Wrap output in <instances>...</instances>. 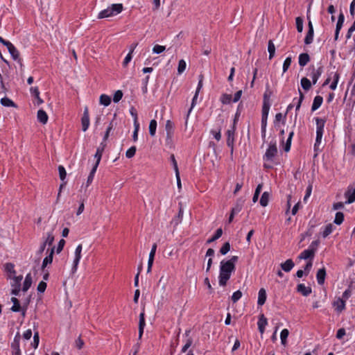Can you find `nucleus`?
I'll use <instances>...</instances> for the list:
<instances>
[{
	"label": "nucleus",
	"instance_id": "obj_31",
	"mask_svg": "<svg viewBox=\"0 0 355 355\" xmlns=\"http://www.w3.org/2000/svg\"><path fill=\"white\" fill-rule=\"evenodd\" d=\"M30 91H31V93L33 95H34V96L37 99V104L38 105H40L42 103H43V100L40 97V92H39L38 87H31Z\"/></svg>",
	"mask_w": 355,
	"mask_h": 355
},
{
	"label": "nucleus",
	"instance_id": "obj_55",
	"mask_svg": "<svg viewBox=\"0 0 355 355\" xmlns=\"http://www.w3.org/2000/svg\"><path fill=\"white\" fill-rule=\"evenodd\" d=\"M59 175L61 180H64L67 176L65 168L62 166H58Z\"/></svg>",
	"mask_w": 355,
	"mask_h": 355
},
{
	"label": "nucleus",
	"instance_id": "obj_27",
	"mask_svg": "<svg viewBox=\"0 0 355 355\" xmlns=\"http://www.w3.org/2000/svg\"><path fill=\"white\" fill-rule=\"evenodd\" d=\"M8 278L12 279L13 282L11 284L12 287L19 286L21 287V282L23 279L22 275H19L17 277H12V275H8Z\"/></svg>",
	"mask_w": 355,
	"mask_h": 355
},
{
	"label": "nucleus",
	"instance_id": "obj_10",
	"mask_svg": "<svg viewBox=\"0 0 355 355\" xmlns=\"http://www.w3.org/2000/svg\"><path fill=\"white\" fill-rule=\"evenodd\" d=\"M12 355H21L19 349V335L17 334L12 344Z\"/></svg>",
	"mask_w": 355,
	"mask_h": 355
},
{
	"label": "nucleus",
	"instance_id": "obj_24",
	"mask_svg": "<svg viewBox=\"0 0 355 355\" xmlns=\"http://www.w3.org/2000/svg\"><path fill=\"white\" fill-rule=\"evenodd\" d=\"M37 117L38 121L42 124H46L49 119L47 114L43 110H38Z\"/></svg>",
	"mask_w": 355,
	"mask_h": 355
},
{
	"label": "nucleus",
	"instance_id": "obj_37",
	"mask_svg": "<svg viewBox=\"0 0 355 355\" xmlns=\"http://www.w3.org/2000/svg\"><path fill=\"white\" fill-rule=\"evenodd\" d=\"M268 51L269 52V59L271 60L275 53V46L272 40H269L268 42Z\"/></svg>",
	"mask_w": 355,
	"mask_h": 355
},
{
	"label": "nucleus",
	"instance_id": "obj_28",
	"mask_svg": "<svg viewBox=\"0 0 355 355\" xmlns=\"http://www.w3.org/2000/svg\"><path fill=\"white\" fill-rule=\"evenodd\" d=\"M8 278L12 279L13 282L11 284L12 287L19 286L21 287V282L23 279L22 275H19L17 277H12V275H8Z\"/></svg>",
	"mask_w": 355,
	"mask_h": 355
},
{
	"label": "nucleus",
	"instance_id": "obj_56",
	"mask_svg": "<svg viewBox=\"0 0 355 355\" xmlns=\"http://www.w3.org/2000/svg\"><path fill=\"white\" fill-rule=\"evenodd\" d=\"M123 97V92L121 90H117L113 97V101L114 103H118Z\"/></svg>",
	"mask_w": 355,
	"mask_h": 355
},
{
	"label": "nucleus",
	"instance_id": "obj_23",
	"mask_svg": "<svg viewBox=\"0 0 355 355\" xmlns=\"http://www.w3.org/2000/svg\"><path fill=\"white\" fill-rule=\"evenodd\" d=\"M54 250L55 247L51 248L49 254L44 259L42 266V269H44L48 264L52 263Z\"/></svg>",
	"mask_w": 355,
	"mask_h": 355
},
{
	"label": "nucleus",
	"instance_id": "obj_44",
	"mask_svg": "<svg viewBox=\"0 0 355 355\" xmlns=\"http://www.w3.org/2000/svg\"><path fill=\"white\" fill-rule=\"evenodd\" d=\"M1 103L5 107H15L14 102L7 97L1 99Z\"/></svg>",
	"mask_w": 355,
	"mask_h": 355
},
{
	"label": "nucleus",
	"instance_id": "obj_20",
	"mask_svg": "<svg viewBox=\"0 0 355 355\" xmlns=\"http://www.w3.org/2000/svg\"><path fill=\"white\" fill-rule=\"evenodd\" d=\"M145 319H144V311L141 312L139 315V338L140 339L144 333V329L145 327Z\"/></svg>",
	"mask_w": 355,
	"mask_h": 355
},
{
	"label": "nucleus",
	"instance_id": "obj_11",
	"mask_svg": "<svg viewBox=\"0 0 355 355\" xmlns=\"http://www.w3.org/2000/svg\"><path fill=\"white\" fill-rule=\"evenodd\" d=\"M309 31L306 34V36L304 39V42L306 44H309L312 43L313 40V27L311 21H309Z\"/></svg>",
	"mask_w": 355,
	"mask_h": 355
},
{
	"label": "nucleus",
	"instance_id": "obj_62",
	"mask_svg": "<svg viewBox=\"0 0 355 355\" xmlns=\"http://www.w3.org/2000/svg\"><path fill=\"white\" fill-rule=\"evenodd\" d=\"M46 283L43 281L40 282L37 286L38 292L44 293V291L46 290Z\"/></svg>",
	"mask_w": 355,
	"mask_h": 355
},
{
	"label": "nucleus",
	"instance_id": "obj_5",
	"mask_svg": "<svg viewBox=\"0 0 355 355\" xmlns=\"http://www.w3.org/2000/svg\"><path fill=\"white\" fill-rule=\"evenodd\" d=\"M236 119H234V125L232 126V129L228 130L227 131V144L229 147L231 148V154L233 153V150H234V132H235L234 124L236 123Z\"/></svg>",
	"mask_w": 355,
	"mask_h": 355
},
{
	"label": "nucleus",
	"instance_id": "obj_45",
	"mask_svg": "<svg viewBox=\"0 0 355 355\" xmlns=\"http://www.w3.org/2000/svg\"><path fill=\"white\" fill-rule=\"evenodd\" d=\"M98 167H96V166H94L88 178H87V187H88L93 181V179H94V174L96 171V169H97Z\"/></svg>",
	"mask_w": 355,
	"mask_h": 355
},
{
	"label": "nucleus",
	"instance_id": "obj_17",
	"mask_svg": "<svg viewBox=\"0 0 355 355\" xmlns=\"http://www.w3.org/2000/svg\"><path fill=\"white\" fill-rule=\"evenodd\" d=\"M326 277V270L324 268H320L317 272L316 278L318 283L320 285H322L324 283Z\"/></svg>",
	"mask_w": 355,
	"mask_h": 355
},
{
	"label": "nucleus",
	"instance_id": "obj_21",
	"mask_svg": "<svg viewBox=\"0 0 355 355\" xmlns=\"http://www.w3.org/2000/svg\"><path fill=\"white\" fill-rule=\"evenodd\" d=\"M315 256V253L313 250H310L309 248L304 250L298 257L300 259H313Z\"/></svg>",
	"mask_w": 355,
	"mask_h": 355
},
{
	"label": "nucleus",
	"instance_id": "obj_61",
	"mask_svg": "<svg viewBox=\"0 0 355 355\" xmlns=\"http://www.w3.org/2000/svg\"><path fill=\"white\" fill-rule=\"evenodd\" d=\"M130 112L134 118V125L139 124L138 122L137 114L135 109L134 107H131V109L130 110Z\"/></svg>",
	"mask_w": 355,
	"mask_h": 355
},
{
	"label": "nucleus",
	"instance_id": "obj_19",
	"mask_svg": "<svg viewBox=\"0 0 355 355\" xmlns=\"http://www.w3.org/2000/svg\"><path fill=\"white\" fill-rule=\"evenodd\" d=\"M294 266L295 264L291 259H287L285 262L280 264L282 269L286 272H290Z\"/></svg>",
	"mask_w": 355,
	"mask_h": 355
},
{
	"label": "nucleus",
	"instance_id": "obj_14",
	"mask_svg": "<svg viewBox=\"0 0 355 355\" xmlns=\"http://www.w3.org/2000/svg\"><path fill=\"white\" fill-rule=\"evenodd\" d=\"M267 298L266 291L265 288H261L259 291L257 304L259 306H262L265 304Z\"/></svg>",
	"mask_w": 355,
	"mask_h": 355
},
{
	"label": "nucleus",
	"instance_id": "obj_63",
	"mask_svg": "<svg viewBox=\"0 0 355 355\" xmlns=\"http://www.w3.org/2000/svg\"><path fill=\"white\" fill-rule=\"evenodd\" d=\"M319 244H320V241H319V240L314 241H313V242L311 243V245H310V246H309V249H310V250H313V251L314 252V253H315V251H316V250H317V248H318V247Z\"/></svg>",
	"mask_w": 355,
	"mask_h": 355
},
{
	"label": "nucleus",
	"instance_id": "obj_42",
	"mask_svg": "<svg viewBox=\"0 0 355 355\" xmlns=\"http://www.w3.org/2000/svg\"><path fill=\"white\" fill-rule=\"evenodd\" d=\"M333 230L334 225L331 223L328 224L327 225L325 226V228L322 233V236L324 238L327 237L333 232Z\"/></svg>",
	"mask_w": 355,
	"mask_h": 355
},
{
	"label": "nucleus",
	"instance_id": "obj_53",
	"mask_svg": "<svg viewBox=\"0 0 355 355\" xmlns=\"http://www.w3.org/2000/svg\"><path fill=\"white\" fill-rule=\"evenodd\" d=\"M232 96L230 94H224L220 98V101L223 104H229L231 101Z\"/></svg>",
	"mask_w": 355,
	"mask_h": 355
},
{
	"label": "nucleus",
	"instance_id": "obj_3",
	"mask_svg": "<svg viewBox=\"0 0 355 355\" xmlns=\"http://www.w3.org/2000/svg\"><path fill=\"white\" fill-rule=\"evenodd\" d=\"M325 121L323 119H316V125H317V130H316V139H315V146H316L318 144H319L321 141L322 134H323V129L324 126Z\"/></svg>",
	"mask_w": 355,
	"mask_h": 355
},
{
	"label": "nucleus",
	"instance_id": "obj_15",
	"mask_svg": "<svg viewBox=\"0 0 355 355\" xmlns=\"http://www.w3.org/2000/svg\"><path fill=\"white\" fill-rule=\"evenodd\" d=\"M312 72L311 74V77L312 78V81L313 84H315L318 81V79L320 76L322 69V67H318L315 69L314 67H312Z\"/></svg>",
	"mask_w": 355,
	"mask_h": 355
},
{
	"label": "nucleus",
	"instance_id": "obj_8",
	"mask_svg": "<svg viewBox=\"0 0 355 355\" xmlns=\"http://www.w3.org/2000/svg\"><path fill=\"white\" fill-rule=\"evenodd\" d=\"M277 153V148L275 144H270L269 148L267 149L265 158L267 160H272V158L276 155Z\"/></svg>",
	"mask_w": 355,
	"mask_h": 355
},
{
	"label": "nucleus",
	"instance_id": "obj_12",
	"mask_svg": "<svg viewBox=\"0 0 355 355\" xmlns=\"http://www.w3.org/2000/svg\"><path fill=\"white\" fill-rule=\"evenodd\" d=\"M258 327L260 333L262 334L265 331V327L268 324L267 318L264 316L263 314H261L259 315V321H258Z\"/></svg>",
	"mask_w": 355,
	"mask_h": 355
},
{
	"label": "nucleus",
	"instance_id": "obj_26",
	"mask_svg": "<svg viewBox=\"0 0 355 355\" xmlns=\"http://www.w3.org/2000/svg\"><path fill=\"white\" fill-rule=\"evenodd\" d=\"M31 284H32V277H31V275L30 273H28L25 277V280L23 284L22 291L24 292H26L28 290V288L31 287Z\"/></svg>",
	"mask_w": 355,
	"mask_h": 355
},
{
	"label": "nucleus",
	"instance_id": "obj_47",
	"mask_svg": "<svg viewBox=\"0 0 355 355\" xmlns=\"http://www.w3.org/2000/svg\"><path fill=\"white\" fill-rule=\"evenodd\" d=\"M54 241V236L51 232L47 234L46 237L44 240V243H45L48 245H51Z\"/></svg>",
	"mask_w": 355,
	"mask_h": 355
},
{
	"label": "nucleus",
	"instance_id": "obj_46",
	"mask_svg": "<svg viewBox=\"0 0 355 355\" xmlns=\"http://www.w3.org/2000/svg\"><path fill=\"white\" fill-rule=\"evenodd\" d=\"M343 220H344V214L342 212H340V211L337 212L336 214V216H335V219H334V223L336 225H340L343 222Z\"/></svg>",
	"mask_w": 355,
	"mask_h": 355
},
{
	"label": "nucleus",
	"instance_id": "obj_18",
	"mask_svg": "<svg viewBox=\"0 0 355 355\" xmlns=\"http://www.w3.org/2000/svg\"><path fill=\"white\" fill-rule=\"evenodd\" d=\"M344 22V15L343 13H340L338 17V19L336 24V28L335 32V40H337L338 38L339 32L343 26Z\"/></svg>",
	"mask_w": 355,
	"mask_h": 355
},
{
	"label": "nucleus",
	"instance_id": "obj_35",
	"mask_svg": "<svg viewBox=\"0 0 355 355\" xmlns=\"http://www.w3.org/2000/svg\"><path fill=\"white\" fill-rule=\"evenodd\" d=\"M99 102L104 106H108L111 103V98L106 94H102L100 96Z\"/></svg>",
	"mask_w": 355,
	"mask_h": 355
},
{
	"label": "nucleus",
	"instance_id": "obj_30",
	"mask_svg": "<svg viewBox=\"0 0 355 355\" xmlns=\"http://www.w3.org/2000/svg\"><path fill=\"white\" fill-rule=\"evenodd\" d=\"M5 271L8 273V275H16V270H15V265L12 263H6L3 266Z\"/></svg>",
	"mask_w": 355,
	"mask_h": 355
},
{
	"label": "nucleus",
	"instance_id": "obj_22",
	"mask_svg": "<svg viewBox=\"0 0 355 355\" xmlns=\"http://www.w3.org/2000/svg\"><path fill=\"white\" fill-rule=\"evenodd\" d=\"M104 148H105V145L101 144V146L97 148L96 153L94 155V158L96 159L94 166H96V167H98V166L101 162L102 155L104 151Z\"/></svg>",
	"mask_w": 355,
	"mask_h": 355
},
{
	"label": "nucleus",
	"instance_id": "obj_51",
	"mask_svg": "<svg viewBox=\"0 0 355 355\" xmlns=\"http://www.w3.org/2000/svg\"><path fill=\"white\" fill-rule=\"evenodd\" d=\"M230 250V244L229 242L225 243L221 248L220 249V252L225 255Z\"/></svg>",
	"mask_w": 355,
	"mask_h": 355
},
{
	"label": "nucleus",
	"instance_id": "obj_60",
	"mask_svg": "<svg viewBox=\"0 0 355 355\" xmlns=\"http://www.w3.org/2000/svg\"><path fill=\"white\" fill-rule=\"evenodd\" d=\"M334 80L333 83L330 85V88L332 90L336 89V88L337 87L338 81V79H339V74L338 73H336L334 74Z\"/></svg>",
	"mask_w": 355,
	"mask_h": 355
},
{
	"label": "nucleus",
	"instance_id": "obj_57",
	"mask_svg": "<svg viewBox=\"0 0 355 355\" xmlns=\"http://www.w3.org/2000/svg\"><path fill=\"white\" fill-rule=\"evenodd\" d=\"M135 153H136V147L135 146H132L131 148H130L125 153V156L126 157L128 158H132V157L135 156Z\"/></svg>",
	"mask_w": 355,
	"mask_h": 355
},
{
	"label": "nucleus",
	"instance_id": "obj_34",
	"mask_svg": "<svg viewBox=\"0 0 355 355\" xmlns=\"http://www.w3.org/2000/svg\"><path fill=\"white\" fill-rule=\"evenodd\" d=\"M309 60L310 58L307 53H302L299 56V64L304 67L309 62Z\"/></svg>",
	"mask_w": 355,
	"mask_h": 355
},
{
	"label": "nucleus",
	"instance_id": "obj_43",
	"mask_svg": "<svg viewBox=\"0 0 355 355\" xmlns=\"http://www.w3.org/2000/svg\"><path fill=\"white\" fill-rule=\"evenodd\" d=\"M301 85L304 90H309L311 87V81L306 78H302L301 79Z\"/></svg>",
	"mask_w": 355,
	"mask_h": 355
},
{
	"label": "nucleus",
	"instance_id": "obj_4",
	"mask_svg": "<svg viewBox=\"0 0 355 355\" xmlns=\"http://www.w3.org/2000/svg\"><path fill=\"white\" fill-rule=\"evenodd\" d=\"M83 249L82 244H79L75 250V258L73 262L72 272H76L78 268V263L81 259V252Z\"/></svg>",
	"mask_w": 355,
	"mask_h": 355
},
{
	"label": "nucleus",
	"instance_id": "obj_25",
	"mask_svg": "<svg viewBox=\"0 0 355 355\" xmlns=\"http://www.w3.org/2000/svg\"><path fill=\"white\" fill-rule=\"evenodd\" d=\"M189 334H190V331L189 330L186 331L185 336L187 337H188V338L187 340V342H186L185 345L182 348L181 351H182V353L186 352L188 350V349L192 345L193 339L189 337Z\"/></svg>",
	"mask_w": 355,
	"mask_h": 355
},
{
	"label": "nucleus",
	"instance_id": "obj_64",
	"mask_svg": "<svg viewBox=\"0 0 355 355\" xmlns=\"http://www.w3.org/2000/svg\"><path fill=\"white\" fill-rule=\"evenodd\" d=\"M134 127H135V130L133 132L132 138H133L134 141H136L138 138V132L139 130V124L134 125Z\"/></svg>",
	"mask_w": 355,
	"mask_h": 355
},
{
	"label": "nucleus",
	"instance_id": "obj_49",
	"mask_svg": "<svg viewBox=\"0 0 355 355\" xmlns=\"http://www.w3.org/2000/svg\"><path fill=\"white\" fill-rule=\"evenodd\" d=\"M174 124L171 120H167L165 125L166 133H173Z\"/></svg>",
	"mask_w": 355,
	"mask_h": 355
},
{
	"label": "nucleus",
	"instance_id": "obj_40",
	"mask_svg": "<svg viewBox=\"0 0 355 355\" xmlns=\"http://www.w3.org/2000/svg\"><path fill=\"white\" fill-rule=\"evenodd\" d=\"M223 234V230L221 228H218L215 234L209 239L207 241V243H210L211 242L215 241L216 240L218 239Z\"/></svg>",
	"mask_w": 355,
	"mask_h": 355
},
{
	"label": "nucleus",
	"instance_id": "obj_29",
	"mask_svg": "<svg viewBox=\"0 0 355 355\" xmlns=\"http://www.w3.org/2000/svg\"><path fill=\"white\" fill-rule=\"evenodd\" d=\"M322 101H323V98H322V96H316L314 98L313 103V105H312V107H311V110L313 111H315L317 109H318L320 107V105H322Z\"/></svg>",
	"mask_w": 355,
	"mask_h": 355
},
{
	"label": "nucleus",
	"instance_id": "obj_32",
	"mask_svg": "<svg viewBox=\"0 0 355 355\" xmlns=\"http://www.w3.org/2000/svg\"><path fill=\"white\" fill-rule=\"evenodd\" d=\"M288 335L289 331L287 329H284L280 333L281 343L284 347L287 345V338Z\"/></svg>",
	"mask_w": 355,
	"mask_h": 355
},
{
	"label": "nucleus",
	"instance_id": "obj_48",
	"mask_svg": "<svg viewBox=\"0 0 355 355\" xmlns=\"http://www.w3.org/2000/svg\"><path fill=\"white\" fill-rule=\"evenodd\" d=\"M187 67V64L184 60H180L178 62V73L179 74L182 73Z\"/></svg>",
	"mask_w": 355,
	"mask_h": 355
},
{
	"label": "nucleus",
	"instance_id": "obj_41",
	"mask_svg": "<svg viewBox=\"0 0 355 355\" xmlns=\"http://www.w3.org/2000/svg\"><path fill=\"white\" fill-rule=\"evenodd\" d=\"M270 95L265 93L263 94V102L262 109L270 110Z\"/></svg>",
	"mask_w": 355,
	"mask_h": 355
},
{
	"label": "nucleus",
	"instance_id": "obj_7",
	"mask_svg": "<svg viewBox=\"0 0 355 355\" xmlns=\"http://www.w3.org/2000/svg\"><path fill=\"white\" fill-rule=\"evenodd\" d=\"M82 130L83 132L87 131L89 125V115L88 107H85L81 119Z\"/></svg>",
	"mask_w": 355,
	"mask_h": 355
},
{
	"label": "nucleus",
	"instance_id": "obj_58",
	"mask_svg": "<svg viewBox=\"0 0 355 355\" xmlns=\"http://www.w3.org/2000/svg\"><path fill=\"white\" fill-rule=\"evenodd\" d=\"M242 297V292L241 291H237L234 292L232 296V300L234 303L236 302L239 300Z\"/></svg>",
	"mask_w": 355,
	"mask_h": 355
},
{
	"label": "nucleus",
	"instance_id": "obj_2",
	"mask_svg": "<svg viewBox=\"0 0 355 355\" xmlns=\"http://www.w3.org/2000/svg\"><path fill=\"white\" fill-rule=\"evenodd\" d=\"M123 10L121 3L112 4L110 7L101 11L98 15V19H103L120 13Z\"/></svg>",
	"mask_w": 355,
	"mask_h": 355
},
{
	"label": "nucleus",
	"instance_id": "obj_52",
	"mask_svg": "<svg viewBox=\"0 0 355 355\" xmlns=\"http://www.w3.org/2000/svg\"><path fill=\"white\" fill-rule=\"evenodd\" d=\"M166 49V47L164 46L156 44L153 48V52L156 54H159L162 52H164Z\"/></svg>",
	"mask_w": 355,
	"mask_h": 355
},
{
	"label": "nucleus",
	"instance_id": "obj_16",
	"mask_svg": "<svg viewBox=\"0 0 355 355\" xmlns=\"http://www.w3.org/2000/svg\"><path fill=\"white\" fill-rule=\"evenodd\" d=\"M333 305L335 307V309L338 313H340L345 308V301L343 299L338 298L335 302H334Z\"/></svg>",
	"mask_w": 355,
	"mask_h": 355
},
{
	"label": "nucleus",
	"instance_id": "obj_13",
	"mask_svg": "<svg viewBox=\"0 0 355 355\" xmlns=\"http://www.w3.org/2000/svg\"><path fill=\"white\" fill-rule=\"evenodd\" d=\"M297 292L300 293L304 296H307L311 293L312 289L309 286H306L303 284H300L297 286Z\"/></svg>",
	"mask_w": 355,
	"mask_h": 355
},
{
	"label": "nucleus",
	"instance_id": "obj_33",
	"mask_svg": "<svg viewBox=\"0 0 355 355\" xmlns=\"http://www.w3.org/2000/svg\"><path fill=\"white\" fill-rule=\"evenodd\" d=\"M345 195L347 198L346 203L349 204L353 202L355 200V189L353 190L349 189Z\"/></svg>",
	"mask_w": 355,
	"mask_h": 355
},
{
	"label": "nucleus",
	"instance_id": "obj_50",
	"mask_svg": "<svg viewBox=\"0 0 355 355\" xmlns=\"http://www.w3.org/2000/svg\"><path fill=\"white\" fill-rule=\"evenodd\" d=\"M295 22H296V27H297V31L299 33L302 32V31H303V20H302V19L300 17H297L295 19Z\"/></svg>",
	"mask_w": 355,
	"mask_h": 355
},
{
	"label": "nucleus",
	"instance_id": "obj_38",
	"mask_svg": "<svg viewBox=\"0 0 355 355\" xmlns=\"http://www.w3.org/2000/svg\"><path fill=\"white\" fill-rule=\"evenodd\" d=\"M269 196L270 195L268 192L265 191L263 193L260 199V204L261 206L266 207L268 205L269 201Z\"/></svg>",
	"mask_w": 355,
	"mask_h": 355
},
{
	"label": "nucleus",
	"instance_id": "obj_39",
	"mask_svg": "<svg viewBox=\"0 0 355 355\" xmlns=\"http://www.w3.org/2000/svg\"><path fill=\"white\" fill-rule=\"evenodd\" d=\"M157 121L153 119L150 121L149 124V133L151 137H154L156 132Z\"/></svg>",
	"mask_w": 355,
	"mask_h": 355
},
{
	"label": "nucleus",
	"instance_id": "obj_9",
	"mask_svg": "<svg viewBox=\"0 0 355 355\" xmlns=\"http://www.w3.org/2000/svg\"><path fill=\"white\" fill-rule=\"evenodd\" d=\"M269 113V110L262 109V117H261V132L262 135L265 136L266 128L267 125V119Z\"/></svg>",
	"mask_w": 355,
	"mask_h": 355
},
{
	"label": "nucleus",
	"instance_id": "obj_1",
	"mask_svg": "<svg viewBox=\"0 0 355 355\" xmlns=\"http://www.w3.org/2000/svg\"><path fill=\"white\" fill-rule=\"evenodd\" d=\"M238 261L237 256H233L227 261L223 260L220 265V273L218 283L221 286H225L230 279L232 273L235 270V263Z\"/></svg>",
	"mask_w": 355,
	"mask_h": 355
},
{
	"label": "nucleus",
	"instance_id": "obj_54",
	"mask_svg": "<svg viewBox=\"0 0 355 355\" xmlns=\"http://www.w3.org/2000/svg\"><path fill=\"white\" fill-rule=\"evenodd\" d=\"M173 133H166V145L170 148H172L173 145Z\"/></svg>",
	"mask_w": 355,
	"mask_h": 355
},
{
	"label": "nucleus",
	"instance_id": "obj_36",
	"mask_svg": "<svg viewBox=\"0 0 355 355\" xmlns=\"http://www.w3.org/2000/svg\"><path fill=\"white\" fill-rule=\"evenodd\" d=\"M11 301L13 303V305L11 307V310L12 311H14V312H19V311H21V306H20L19 300L16 297H13L11 298Z\"/></svg>",
	"mask_w": 355,
	"mask_h": 355
},
{
	"label": "nucleus",
	"instance_id": "obj_59",
	"mask_svg": "<svg viewBox=\"0 0 355 355\" xmlns=\"http://www.w3.org/2000/svg\"><path fill=\"white\" fill-rule=\"evenodd\" d=\"M291 64V58H287L283 64V72H286Z\"/></svg>",
	"mask_w": 355,
	"mask_h": 355
},
{
	"label": "nucleus",
	"instance_id": "obj_6",
	"mask_svg": "<svg viewBox=\"0 0 355 355\" xmlns=\"http://www.w3.org/2000/svg\"><path fill=\"white\" fill-rule=\"evenodd\" d=\"M10 54L12 57L15 60H17L21 66H22V62L21 59L19 58V52L15 47V46L10 42L6 46Z\"/></svg>",
	"mask_w": 355,
	"mask_h": 355
}]
</instances>
